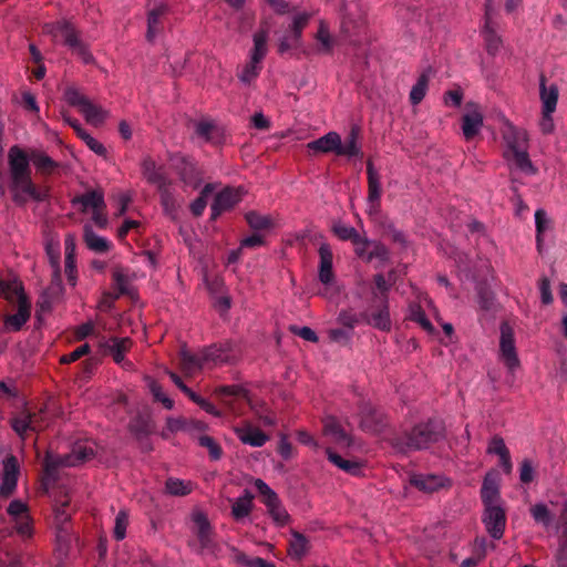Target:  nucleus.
I'll return each mask as SVG.
<instances>
[{
	"instance_id": "1",
	"label": "nucleus",
	"mask_w": 567,
	"mask_h": 567,
	"mask_svg": "<svg viewBox=\"0 0 567 567\" xmlns=\"http://www.w3.org/2000/svg\"><path fill=\"white\" fill-rule=\"evenodd\" d=\"M8 163L14 204L24 206L30 199L38 203L49 199V187L38 186L32 181L30 150L25 151L18 145L11 146L8 152Z\"/></svg>"
},
{
	"instance_id": "2",
	"label": "nucleus",
	"mask_w": 567,
	"mask_h": 567,
	"mask_svg": "<svg viewBox=\"0 0 567 567\" xmlns=\"http://www.w3.org/2000/svg\"><path fill=\"white\" fill-rule=\"evenodd\" d=\"M445 439V426L439 419H429L393 437V446L401 452L427 450Z\"/></svg>"
},
{
	"instance_id": "3",
	"label": "nucleus",
	"mask_w": 567,
	"mask_h": 567,
	"mask_svg": "<svg viewBox=\"0 0 567 567\" xmlns=\"http://www.w3.org/2000/svg\"><path fill=\"white\" fill-rule=\"evenodd\" d=\"M43 33L50 35L53 41L62 38V42L74 54H76L84 63L93 62V55L87 45L81 40L80 31L75 24L65 18L53 22H47L42 27Z\"/></svg>"
},
{
	"instance_id": "4",
	"label": "nucleus",
	"mask_w": 567,
	"mask_h": 567,
	"mask_svg": "<svg viewBox=\"0 0 567 567\" xmlns=\"http://www.w3.org/2000/svg\"><path fill=\"white\" fill-rule=\"evenodd\" d=\"M133 341L128 337H101L97 348L101 355H110L116 364L131 367L132 363L125 360L126 353L131 350Z\"/></svg>"
},
{
	"instance_id": "5",
	"label": "nucleus",
	"mask_w": 567,
	"mask_h": 567,
	"mask_svg": "<svg viewBox=\"0 0 567 567\" xmlns=\"http://www.w3.org/2000/svg\"><path fill=\"white\" fill-rule=\"evenodd\" d=\"M310 16L306 12L297 13L286 33L279 40L278 51L284 54L300 45L303 29L309 22Z\"/></svg>"
},
{
	"instance_id": "6",
	"label": "nucleus",
	"mask_w": 567,
	"mask_h": 567,
	"mask_svg": "<svg viewBox=\"0 0 567 567\" xmlns=\"http://www.w3.org/2000/svg\"><path fill=\"white\" fill-rule=\"evenodd\" d=\"M501 338H499V353L501 359L505 363V365L513 371L519 365V360L516 352L515 347V338H514V329L507 322L503 321L499 327Z\"/></svg>"
},
{
	"instance_id": "7",
	"label": "nucleus",
	"mask_w": 567,
	"mask_h": 567,
	"mask_svg": "<svg viewBox=\"0 0 567 567\" xmlns=\"http://www.w3.org/2000/svg\"><path fill=\"white\" fill-rule=\"evenodd\" d=\"M8 515L14 523L16 530L23 537H30L32 535V517L29 513V506L21 499H13L10 502L7 508Z\"/></svg>"
},
{
	"instance_id": "8",
	"label": "nucleus",
	"mask_w": 567,
	"mask_h": 567,
	"mask_svg": "<svg viewBox=\"0 0 567 567\" xmlns=\"http://www.w3.org/2000/svg\"><path fill=\"white\" fill-rule=\"evenodd\" d=\"M205 362L214 364L234 362L238 355L236 344L230 340H225L203 348Z\"/></svg>"
},
{
	"instance_id": "9",
	"label": "nucleus",
	"mask_w": 567,
	"mask_h": 567,
	"mask_svg": "<svg viewBox=\"0 0 567 567\" xmlns=\"http://www.w3.org/2000/svg\"><path fill=\"white\" fill-rule=\"evenodd\" d=\"M216 394L221 399L228 409L240 414L243 412L241 404L249 402L248 391L240 385H223L216 389Z\"/></svg>"
},
{
	"instance_id": "10",
	"label": "nucleus",
	"mask_w": 567,
	"mask_h": 567,
	"mask_svg": "<svg viewBox=\"0 0 567 567\" xmlns=\"http://www.w3.org/2000/svg\"><path fill=\"white\" fill-rule=\"evenodd\" d=\"M502 137L506 144L505 158H509V152L528 147V134L524 128L515 126L508 120L504 121L501 128Z\"/></svg>"
},
{
	"instance_id": "11",
	"label": "nucleus",
	"mask_w": 567,
	"mask_h": 567,
	"mask_svg": "<svg viewBox=\"0 0 567 567\" xmlns=\"http://www.w3.org/2000/svg\"><path fill=\"white\" fill-rule=\"evenodd\" d=\"M483 522L486 530L494 539L503 537L506 526V514L501 506H485Z\"/></svg>"
},
{
	"instance_id": "12",
	"label": "nucleus",
	"mask_w": 567,
	"mask_h": 567,
	"mask_svg": "<svg viewBox=\"0 0 567 567\" xmlns=\"http://www.w3.org/2000/svg\"><path fill=\"white\" fill-rule=\"evenodd\" d=\"M31 316V303L25 295H19L17 311L4 317V328L8 331L18 332L28 322Z\"/></svg>"
},
{
	"instance_id": "13",
	"label": "nucleus",
	"mask_w": 567,
	"mask_h": 567,
	"mask_svg": "<svg viewBox=\"0 0 567 567\" xmlns=\"http://www.w3.org/2000/svg\"><path fill=\"white\" fill-rule=\"evenodd\" d=\"M383 414L369 403L360 406V426L364 432L377 433L384 427Z\"/></svg>"
},
{
	"instance_id": "14",
	"label": "nucleus",
	"mask_w": 567,
	"mask_h": 567,
	"mask_svg": "<svg viewBox=\"0 0 567 567\" xmlns=\"http://www.w3.org/2000/svg\"><path fill=\"white\" fill-rule=\"evenodd\" d=\"M156 188L159 194V200L164 209V213L172 219H175L177 216L178 203L175 196L173 181L171 178H167L163 183L158 184Z\"/></svg>"
},
{
	"instance_id": "15",
	"label": "nucleus",
	"mask_w": 567,
	"mask_h": 567,
	"mask_svg": "<svg viewBox=\"0 0 567 567\" xmlns=\"http://www.w3.org/2000/svg\"><path fill=\"white\" fill-rule=\"evenodd\" d=\"M172 166L181 181L186 185H196L198 182V172L195 164L185 156H173Z\"/></svg>"
},
{
	"instance_id": "16",
	"label": "nucleus",
	"mask_w": 567,
	"mask_h": 567,
	"mask_svg": "<svg viewBox=\"0 0 567 567\" xmlns=\"http://www.w3.org/2000/svg\"><path fill=\"white\" fill-rule=\"evenodd\" d=\"M360 317L365 323L379 330L389 331L391 329L388 300H381L380 307L375 311H372L371 313L363 311Z\"/></svg>"
},
{
	"instance_id": "17",
	"label": "nucleus",
	"mask_w": 567,
	"mask_h": 567,
	"mask_svg": "<svg viewBox=\"0 0 567 567\" xmlns=\"http://www.w3.org/2000/svg\"><path fill=\"white\" fill-rule=\"evenodd\" d=\"M477 303L482 316L492 318L498 310V302L494 291L485 284H480L476 288Z\"/></svg>"
},
{
	"instance_id": "18",
	"label": "nucleus",
	"mask_w": 567,
	"mask_h": 567,
	"mask_svg": "<svg viewBox=\"0 0 567 567\" xmlns=\"http://www.w3.org/2000/svg\"><path fill=\"white\" fill-rule=\"evenodd\" d=\"M323 433L331 436L333 442L342 447L352 445V437L344 431L340 422L334 416H327L323 420Z\"/></svg>"
},
{
	"instance_id": "19",
	"label": "nucleus",
	"mask_w": 567,
	"mask_h": 567,
	"mask_svg": "<svg viewBox=\"0 0 567 567\" xmlns=\"http://www.w3.org/2000/svg\"><path fill=\"white\" fill-rule=\"evenodd\" d=\"M234 432L241 443L254 447L264 446L269 439L265 432H262L258 427H254L250 424H246L244 426H236L234 429Z\"/></svg>"
},
{
	"instance_id": "20",
	"label": "nucleus",
	"mask_w": 567,
	"mask_h": 567,
	"mask_svg": "<svg viewBox=\"0 0 567 567\" xmlns=\"http://www.w3.org/2000/svg\"><path fill=\"white\" fill-rule=\"evenodd\" d=\"M193 522L196 526V535L200 544V548L207 550L213 549L215 546L213 540V528L206 515L203 513H196L193 516Z\"/></svg>"
},
{
	"instance_id": "21",
	"label": "nucleus",
	"mask_w": 567,
	"mask_h": 567,
	"mask_svg": "<svg viewBox=\"0 0 567 567\" xmlns=\"http://www.w3.org/2000/svg\"><path fill=\"white\" fill-rule=\"evenodd\" d=\"M483 127V115L477 111L467 112L461 117V128L466 141L475 140Z\"/></svg>"
},
{
	"instance_id": "22",
	"label": "nucleus",
	"mask_w": 567,
	"mask_h": 567,
	"mask_svg": "<svg viewBox=\"0 0 567 567\" xmlns=\"http://www.w3.org/2000/svg\"><path fill=\"white\" fill-rule=\"evenodd\" d=\"M71 204L72 206L81 205L82 213H85L89 208L93 210L105 208L104 195L97 189H91L82 195L75 196L71 200Z\"/></svg>"
},
{
	"instance_id": "23",
	"label": "nucleus",
	"mask_w": 567,
	"mask_h": 567,
	"mask_svg": "<svg viewBox=\"0 0 567 567\" xmlns=\"http://www.w3.org/2000/svg\"><path fill=\"white\" fill-rule=\"evenodd\" d=\"M444 477L435 474H413L410 484L421 492L433 493L444 486Z\"/></svg>"
},
{
	"instance_id": "24",
	"label": "nucleus",
	"mask_w": 567,
	"mask_h": 567,
	"mask_svg": "<svg viewBox=\"0 0 567 567\" xmlns=\"http://www.w3.org/2000/svg\"><path fill=\"white\" fill-rule=\"evenodd\" d=\"M340 135L337 132H329L323 136L308 143L307 147L315 153H334L338 155Z\"/></svg>"
},
{
	"instance_id": "25",
	"label": "nucleus",
	"mask_w": 567,
	"mask_h": 567,
	"mask_svg": "<svg viewBox=\"0 0 567 567\" xmlns=\"http://www.w3.org/2000/svg\"><path fill=\"white\" fill-rule=\"evenodd\" d=\"M360 128L358 126H352L350 132L348 133L344 142L340 140V146L338 148V156H347L351 157H362L363 152L361 146L358 144Z\"/></svg>"
},
{
	"instance_id": "26",
	"label": "nucleus",
	"mask_w": 567,
	"mask_h": 567,
	"mask_svg": "<svg viewBox=\"0 0 567 567\" xmlns=\"http://www.w3.org/2000/svg\"><path fill=\"white\" fill-rule=\"evenodd\" d=\"M178 359L181 369L186 375H194L196 372L200 371L206 363L203 351L199 354H195L185 348L179 351Z\"/></svg>"
},
{
	"instance_id": "27",
	"label": "nucleus",
	"mask_w": 567,
	"mask_h": 567,
	"mask_svg": "<svg viewBox=\"0 0 567 567\" xmlns=\"http://www.w3.org/2000/svg\"><path fill=\"white\" fill-rule=\"evenodd\" d=\"M319 279L322 284L328 285L333 280L332 261L333 254L328 244H321L319 247Z\"/></svg>"
},
{
	"instance_id": "28",
	"label": "nucleus",
	"mask_w": 567,
	"mask_h": 567,
	"mask_svg": "<svg viewBox=\"0 0 567 567\" xmlns=\"http://www.w3.org/2000/svg\"><path fill=\"white\" fill-rule=\"evenodd\" d=\"M12 430L24 440L28 431L37 432L38 425L32 421L31 411L23 409L18 412L10 421Z\"/></svg>"
},
{
	"instance_id": "29",
	"label": "nucleus",
	"mask_w": 567,
	"mask_h": 567,
	"mask_svg": "<svg viewBox=\"0 0 567 567\" xmlns=\"http://www.w3.org/2000/svg\"><path fill=\"white\" fill-rule=\"evenodd\" d=\"M83 240L90 250L99 254L106 252L112 247L110 240L95 234L87 224L83 227Z\"/></svg>"
},
{
	"instance_id": "30",
	"label": "nucleus",
	"mask_w": 567,
	"mask_h": 567,
	"mask_svg": "<svg viewBox=\"0 0 567 567\" xmlns=\"http://www.w3.org/2000/svg\"><path fill=\"white\" fill-rule=\"evenodd\" d=\"M326 455L328 460L341 471L351 474L359 475L361 473L362 465L357 460H347L334 452L331 447L326 449Z\"/></svg>"
},
{
	"instance_id": "31",
	"label": "nucleus",
	"mask_w": 567,
	"mask_h": 567,
	"mask_svg": "<svg viewBox=\"0 0 567 567\" xmlns=\"http://www.w3.org/2000/svg\"><path fill=\"white\" fill-rule=\"evenodd\" d=\"M367 175H368V202L381 200L382 188H381V176L375 169L371 159L367 162Z\"/></svg>"
},
{
	"instance_id": "32",
	"label": "nucleus",
	"mask_w": 567,
	"mask_h": 567,
	"mask_svg": "<svg viewBox=\"0 0 567 567\" xmlns=\"http://www.w3.org/2000/svg\"><path fill=\"white\" fill-rule=\"evenodd\" d=\"M30 154L31 163L37 168V171L43 175H50L59 167V163L52 159L41 150L30 148Z\"/></svg>"
},
{
	"instance_id": "33",
	"label": "nucleus",
	"mask_w": 567,
	"mask_h": 567,
	"mask_svg": "<svg viewBox=\"0 0 567 567\" xmlns=\"http://www.w3.org/2000/svg\"><path fill=\"white\" fill-rule=\"evenodd\" d=\"M142 173L147 183L155 186L169 178L163 167H158L155 161L151 157L144 158L142 163Z\"/></svg>"
},
{
	"instance_id": "34",
	"label": "nucleus",
	"mask_w": 567,
	"mask_h": 567,
	"mask_svg": "<svg viewBox=\"0 0 567 567\" xmlns=\"http://www.w3.org/2000/svg\"><path fill=\"white\" fill-rule=\"evenodd\" d=\"M506 159L512 162L516 168L528 175H534L537 172L529 158L528 147L509 152V158Z\"/></svg>"
},
{
	"instance_id": "35",
	"label": "nucleus",
	"mask_w": 567,
	"mask_h": 567,
	"mask_svg": "<svg viewBox=\"0 0 567 567\" xmlns=\"http://www.w3.org/2000/svg\"><path fill=\"white\" fill-rule=\"evenodd\" d=\"M94 457V450L91 446L76 444L71 453L66 454V466H79Z\"/></svg>"
},
{
	"instance_id": "36",
	"label": "nucleus",
	"mask_w": 567,
	"mask_h": 567,
	"mask_svg": "<svg viewBox=\"0 0 567 567\" xmlns=\"http://www.w3.org/2000/svg\"><path fill=\"white\" fill-rule=\"evenodd\" d=\"M254 495L248 491H244V495L238 497L231 505V515L234 519L241 520L247 517L252 509Z\"/></svg>"
},
{
	"instance_id": "37",
	"label": "nucleus",
	"mask_w": 567,
	"mask_h": 567,
	"mask_svg": "<svg viewBox=\"0 0 567 567\" xmlns=\"http://www.w3.org/2000/svg\"><path fill=\"white\" fill-rule=\"evenodd\" d=\"M166 12L167 6L164 3H161L148 12L146 32V38L148 41H153L156 34L159 32L161 17H163Z\"/></svg>"
},
{
	"instance_id": "38",
	"label": "nucleus",
	"mask_w": 567,
	"mask_h": 567,
	"mask_svg": "<svg viewBox=\"0 0 567 567\" xmlns=\"http://www.w3.org/2000/svg\"><path fill=\"white\" fill-rule=\"evenodd\" d=\"M240 199L241 194L238 189L226 187L216 194L213 203L226 212L231 209Z\"/></svg>"
},
{
	"instance_id": "39",
	"label": "nucleus",
	"mask_w": 567,
	"mask_h": 567,
	"mask_svg": "<svg viewBox=\"0 0 567 567\" xmlns=\"http://www.w3.org/2000/svg\"><path fill=\"white\" fill-rule=\"evenodd\" d=\"M309 551L308 539L299 532L292 533V538L289 542L288 553L291 558L300 560Z\"/></svg>"
},
{
	"instance_id": "40",
	"label": "nucleus",
	"mask_w": 567,
	"mask_h": 567,
	"mask_svg": "<svg viewBox=\"0 0 567 567\" xmlns=\"http://www.w3.org/2000/svg\"><path fill=\"white\" fill-rule=\"evenodd\" d=\"M249 227L255 231L269 230L274 227V220L269 215H261L258 212L250 210L245 215Z\"/></svg>"
},
{
	"instance_id": "41",
	"label": "nucleus",
	"mask_w": 567,
	"mask_h": 567,
	"mask_svg": "<svg viewBox=\"0 0 567 567\" xmlns=\"http://www.w3.org/2000/svg\"><path fill=\"white\" fill-rule=\"evenodd\" d=\"M499 491L498 485L495 478L487 475L484 481L481 488V498L484 504V506H492L495 505L494 503L498 498Z\"/></svg>"
},
{
	"instance_id": "42",
	"label": "nucleus",
	"mask_w": 567,
	"mask_h": 567,
	"mask_svg": "<svg viewBox=\"0 0 567 567\" xmlns=\"http://www.w3.org/2000/svg\"><path fill=\"white\" fill-rule=\"evenodd\" d=\"M63 96L69 106H96L74 85H68L64 89Z\"/></svg>"
},
{
	"instance_id": "43",
	"label": "nucleus",
	"mask_w": 567,
	"mask_h": 567,
	"mask_svg": "<svg viewBox=\"0 0 567 567\" xmlns=\"http://www.w3.org/2000/svg\"><path fill=\"white\" fill-rule=\"evenodd\" d=\"M254 486L258 491L260 495L261 503L268 508L274 507L278 502H280L277 493L269 487L267 483H265L260 478H256L254 482Z\"/></svg>"
},
{
	"instance_id": "44",
	"label": "nucleus",
	"mask_w": 567,
	"mask_h": 567,
	"mask_svg": "<svg viewBox=\"0 0 567 567\" xmlns=\"http://www.w3.org/2000/svg\"><path fill=\"white\" fill-rule=\"evenodd\" d=\"M267 31L260 30L254 34V48L250 54V59L254 62H260L267 53Z\"/></svg>"
},
{
	"instance_id": "45",
	"label": "nucleus",
	"mask_w": 567,
	"mask_h": 567,
	"mask_svg": "<svg viewBox=\"0 0 567 567\" xmlns=\"http://www.w3.org/2000/svg\"><path fill=\"white\" fill-rule=\"evenodd\" d=\"M165 492L173 496H186L192 492V483L169 477L165 483Z\"/></svg>"
},
{
	"instance_id": "46",
	"label": "nucleus",
	"mask_w": 567,
	"mask_h": 567,
	"mask_svg": "<svg viewBox=\"0 0 567 567\" xmlns=\"http://www.w3.org/2000/svg\"><path fill=\"white\" fill-rule=\"evenodd\" d=\"M196 134L206 141H213L220 135L219 126L213 120H202L196 123Z\"/></svg>"
},
{
	"instance_id": "47",
	"label": "nucleus",
	"mask_w": 567,
	"mask_h": 567,
	"mask_svg": "<svg viewBox=\"0 0 567 567\" xmlns=\"http://www.w3.org/2000/svg\"><path fill=\"white\" fill-rule=\"evenodd\" d=\"M539 94L543 106H556L558 101V89L555 84L547 85L544 76L540 78Z\"/></svg>"
},
{
	"instance_id": "48",
	"label": "nucleus",
	"mask_w": 567,
	"mask_h": 567,
	"mask_svg": "<svg viewBox=\"0 0 567 567\" xmlns=\"http://www.w3.org/2000/svg\"><path fill=\"white\" fill-rule=\"evenodd\" d=\"M333 234L340 239V240H349L352 244H357L360 240L361 235L358 233V230L349 225H346L343 223H336L332 226Z\"/></svg>"
},
{
	"instance_id": "49",
	"label": "nucleus",
	"mask_w": 567,
	"mask_h": 567,
	"mask_svg": "<svg viewBox=\"0 0 567 567\" xmlns=\"http://www.w3.org/2000/svg\"><path fill=\"white\" fill-rule=\"evenodd\" d=\"M530 515L537 524H542L546 528L549 527L554 520V515L543 503H538L532 506Z\"/></svg>"
},
{
	"instance_id": "50",
	"label": "nucleus",
	"mask_w": 567,
	"mask_h": 567,
	"mask_svg": "<svg viewBox=\"0 0 567 567\" xmlns=\"http://www.w3.org/2000/svg\"><path fill=\"white\" fill-rule=\"evenodd\" d=\"M429 84V76L422 73L410 91V101L413 105L419 104L425 96Z\"/></svg>"
},
{
	"instance_id": "51",
	"label": "nucleus",
	"mask_w": 567,
	"mask_h": 567,
	"mask_svg": "<svg viewBox=\"0 0 567 567\" xmlns=\"http://www.w3.org/2000/svg\"><path fill=\"white\" fill-rule=\"evenodd\" d=\"M0 295L10 301L16 299L19 302V295L25 293L19 282L0 279Z\"/></svg>"
},
{
	"instance_id": "52",
	"label": "nucleus",
	"mask_w": 567,
	"mask_h": 567,
	"mask_svg": "<svg viewBox=\"0 0 567 567\" xmlns=\"http://www.w3.org/2000/svg\"><path fill=\"white\" fill-rule=\"evenodd\" d=\"M65 462L66 454L63 456H53L51 454H47L43 462L44 472L47 476L55 480L58 468L61 466L68 467Z\"/></svg>"
},
{
	"instance_id": "53",
	"label": "nucleus",
	"mask_w": 567,
	"mask_h": 567,
	"mask_svg": "<svg viewBox=\"0 0 567 567\" xmlns=\"http://www.w3.org/2000/svg\"><path fill=\"white\" fill-rule=\"evenodd\" d=\"M410 320L419 323L425 331L433 332L434 327L431 321L426 318V315L420 305L410 306Z\"/></svg>"
},
{
	"instance_id": "54",
	"label": "nucleus",
	"mask_w": 567,
	"mask_h": 567,
	"mask_svg": "<svg viewBox=\"0 0 567 567\" xmlns=\"http://www.w3.org/2000/svg\"><path fill=\"white\" fill-rule=\"evenodd\" d=\"M130 430L138 437L147 436L152 432V424L147 417L137 415L131 420Z\"/></svg>"
},
{
	"instance_id": "55",
	"label": "nucleus",
	"mask_w": 567,
	"mask_h": 567,
	"mask_svg": "<svg viewBox=\"0 0 567 567\" xmlns=\"http://www.w3.org/2000/svg\"><path fill=\"white\" fill-rule=\"evenodd\" d=\"M85 121L97 127L103 124L107 116L105 109H79Z\"/></svg>"
},
{
	"instance_id": "56",
	"label": "nucleus",
	"mask_w": 567,
	"mask_h": 567,
	"mask_svg": "<svg viewBox=\"0 0 567 567\" xmlns=\"http://www.w3.org/2000/svg\"><path fill=\"white\" fill-rule=\"evenodd\" d=\"M19 474H20L19 461L14 455L9 454L3 460V470H2L1 478H10V480L18 481Z\"/></svg>"
},
{
	"instance_id": "57",
	"label": "nucleus",
	"mask_w": 567,
	"mask_h": 567,
	"mask_svg": "<svg viewBox=\"0 0 567 567\" xmlns=\"http://www.w3.org/2000/svg\"><path fill=\"white\" fill-rule=\"evenodd\" d=\"M112 278H113L116 289L118 290V292L113 298L116 299L122 295H127L128 293V278L124 274V271L121 267H115L113 269Z\"/></svg>"
},
{
	"instance_id": "58",
	"label": "nucleus",
	"mask_w": 567,
	"mask_h": 567,
	"mask_svg": "<svg viewBox=\"0 0 567 567\" xmlns=\"http://www.w3.org/2000/svg\"><path fill=\"white\" fill-rule=\"evenodd\" d=\"M198 443L202 447L208 450L209 456L213 461H218L223 455L221 446L208 435H202L198 437Z\"/></svg>"
},
{
	"instance_id": "59",
	"label": "nucleus",
	"mask_w": 567,
	"mask_h": 567,
	"mask_svg": "<svg viewBox=\"0 0 567 567\" xmlns=\"http://www.w3.org/2000/svg\"><path fill=\"white\" fill-rule=\"evenodd\" d=\"M484 39L486 43V50L489 54H496L502 44L501 38L496 34V32L489 27L488 23L484 27Z\"/></svg>"
},
{
	"instance_id": "60",
	"label": "nucleus",
	"mask_w": 567,
	"mask_h": 567,
	"mask_svg": "<svg viewBox=\"0 0 567 567\" xmlns=\"http://www.w3.org/2000/svg\"><path fill=\"white\" fill-rule=\"evenodd\" d=\"M260 70V62H254V60L250 59V61L244 65L238 76L244 83L249 84L258 76Z\"/></svg>"
},
{
	"instance_id": "61",
	"label": "nucleus",
	"mask_w": 567,
	"mask_h": 567,
	"mask_svg": "<svg viewBox=\"0 0 567 567\" xmlns=\"http://www.w3.org/2000/svg\"><path fill=\"white\" fill-rule=\"evenodd\" d=\"M390 258L389 249L379 241H372V249L367 255V262L378 259L381 262H386Z\"/></svg>"
},
{
	"instance_id": "62",
	"label": "nucleus",
	"mask_w": 567,
	"mask_h": 567,
	"mask_svg": "<svg viewBox=\"0 0 567 567\" xmlns=\"http://www.w3.org/2000/svg\"><path fill=\"white\" fill-rule=\"evenodd\" d=\"M267 511L277 525L284 526L288 523L290 516L282 506L281 501L274 505V507H268Z\"/></svg>"
},
{
	"instance_id": "63",
	"label": "nucleus",
	"mask_w": 567,
	"mask_h": 567,
	"mask_svg": "<svg viewBox=\"0 0 567 567\" xmlns=\"http://www.w3.org/2000/svg\"><path fill=\"white\" fill-rule=\"evenodd\" d=\"M128 525V516L125 512L121 511L115 517V526H114V538L116 540H122L126 535V527Z\"/></svg>"
},
{
	"instance_id": "64",
	"label": "nucleus",
	"mask_w": 567,
	"mask_h": 567,
	"mask_svg": "<svg viewBox=\"0 0 567 567\" xmlns=\"http://www.w3.org/2000/svg\"><path fill=\"white\" fill-rule=\"evenodd\" d=\"M535 226L536 234L545 235V233L551 227V220L547 213L539 208L535 212Z\"/></svg>"
}]
</instances>
